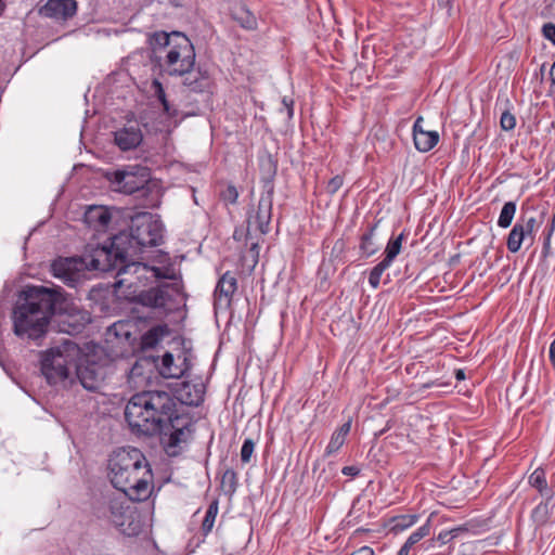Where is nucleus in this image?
Listing matches in <instances>:
<instances>
[{"instance_id":"603ef678","label":"nucleus","mask_w":555,"mask_h":555,"mask_svg":"<svg viewBox=\"0 0 555 555\" xmlns=\"http://www.w3.org/2000/svg\"><path fill=\"white\" fill-rule=\"evenodd\" d=\"M454 376L457 382L464 380L466 378L465 372L462 369H456L454 371Z\"/></svg>"},{"instance_id":"20e7f679","label":"nucleus","mask_w":555,"mask_h":555,"mask_svg":"<svg viewBox=\"0 0 555 555\" xmlns=\"http://www.w3.org/2000/svg\"><path fill=\"white\" fill-rule=\"evenodd\" d=\"M81 350L78 344L64 339L60 345L41 353L40 370L50 385L66 380L70 370H76L81 386L89 391L101 388L106 377V366L87 357L77 363Z\"/></svg>"},{"instance_id":"37998d69","label":"nucleus","mask_w":555,"mask_h":555,"mask_svg":"<svg viewBox=\"0 0 555 555\" xmlns=\"http://www.w3.org/2000/svg\"><path fill=\"white\" fill-rule=\"evenodd\" d=\"M142 267L143 270H150L153 272V276L157 280H160V279H172V276H169V275H166L164 272H163V269L158 268V267H147L146 264H143L141 262V266L139 267V269Z\"/></svg>"},{"instance_id":"58836bf2","label":"nucleus","mask_w":555,"mask_h":555,"mask_svg":"<svg viewBox=\"0 0 555 555\" xmlns=\"http://www.w3.org/2000/svg\"><path fill=\"white\" fill-rule=\"evenodd\" d=\"M452 540H454V539H453L451 530H447V531H441L436 538L428 540L427 542L430 545H434V543L437 541L440 544L444 545V544H448L449 542H451Z\"/></svg>"},{"instance_id":"5701e85b","label":"nucleus","mask_w":555,"mask_h":555,"mask_svg":"<svg viewBox=\"0 0 555 555\" xmlns=\"http://www.w3.org/2000/svg\"><path fill=\"white\" fill-rule=\"evenodd\" d=\"M154 356L153 354H142L137 359L132 367L130 369L131 377H144L145 374H149L146 378L151 377V374L155 372L154 369Z\"/></svg>"},{"instance_id":"423d86ee","label":"nucleus","mask_w":555,"mask_h":555,"mask_svg":"<svg viewBox=\"0 0 555 555\" xmlns=\"http://www.w3.org/2000/svg\"><path fill=\"white\" fill-rule=\"evenodd\" d=\"M152 65L169 76H183L195 66V49L181 31L157 30L147 35Z\"/></svg>"},{"instance_id":"c756f323","label":"nucleus","mask_w":555,"mask_h":555,"mask_svg":"<svg viewBox=\"0 0 555 555\" xmlns=\"http://www.w3.org/2000/svg\"><path fill=\"white\" fill-rule=\"evenodd\" d=\"M217 514H218V501L214 500L209 504V506L206 511L204 520L202 522V532L204 535H207L211 531Z\"/></svg>"},{"instance_id":"72a5a7b5","label":"nucleus","mask_w":555,"mask_h":555,"mask_svg":"<svg viewBox=\"0 0 555 555\" xmlns=\"http://www.w3.org/2000/svg\"><path fill=\"white\" fill-rule=\"evenodd\" d=\"M388 268V266L380 261L371 270L369 274V283L373 288H377L379 286L380 278Z\"/></svg>"},{"instance_id":"052dcab7","label":"nucleus","mask_w":555,"mask_h":555,"mask_svg":"<svg viewBox=\"0 0 555 555\" xmlns=\"http://www.w3.org/2000/svg\"><path fill=\"white\" fill-rule=\"evenodd\" d=\"M435 383H427L423 385V388H430Z\"/></svg>"},{"instance_id":"0eeeda50","label":"nucleus","mask_w":555,"mask_h":555,"mask_svg":"<svg viewBox=\"0 0 555 555\" xmlns=\"http://www.w3.org/2000/svg\"><path fill=\"white\" fill-rule=\"evenodd\" d=\"M105 178L114 186V191L133 195L143 206L154 208L160 202V186L151 178V169L142 165H128L107 171Z\"/></svg>"},{"instance_id":"9b49d317","label":"nucleus","mask_w":555,"mask_h":555,"mask_svg":"<svg viewBox=\"0 0 555 555\" xmlns=\"http://www.w3.org/2000/svg\"><path fill=\"white\" fill-rule=\"evenodd\" d=\"M169 287V284H162L142 291L134 297V301L156 310L162 317L167 315L172 311V307L169 306V302L172 300V296L168 292Z\"/></svg>"},{"instance_id":"a211bd4d","label":"nucleus","mask_w":555,"mask_h":555,"mask_svg":"<svg viewBox=\"0 0 555 555\" xmlns=\"http://www.w3.org/2000/svg\"><path fill=\"white\" fill-rule=\"evenodd\" d=\"M182 77H184L183 85L193 92L208 91L211 85L208 72L201 67H197L196 70H194V68L191 69Z\"/></svg>"},{"instance_id":"49530a36","label":"nucleus","mask_w":555,"mask_h":555,"mask_svg":"<svg viewBox=\"0 0 555 555\" xmlns=\"http://www.w3.org/2000/svg\"><path fill=\"white\" fill-rule=\"evenodd\" d=\"M468 531H469V524H464L462 526L451 529L453 539L459 538L460 535H462L463 533H466Z\"/></svg>"},{"instance_id":"de8ad7c7","label":"nucleus","mask_w":555,"mask_h":555,"mask_svg":"<svg viewBox=\"0 0 555 555\" xmlns=\"http://www.w3.org/2000/svg\"><path fill=\"white\" fill-rule=\"evenodd\" d=\"M160 104L166 115H168L169 117H175L177 115V109L170 105L168 100H166V102H162Z\"/></svg>"},{"instance_id":"b1692460","label":"nucleus","mask_w":555,"mask_h":555,"mask_svg":"<svg viewBox=\"0 0 555 555\" xmlns=\"http://www.w3.org/2000/svg\"><path fill=\"white\" fill-rule=\"evenodd\" d=\"M232 18L240 24L241 27L253 30L257 27V20L255 15L245 7L238 5L231 11Z\"/></svg>"},{"instance_id":"1a4fd4ad","label":"nucleus","mask_w":555,"mask_h":555,"mask_svg":"<svg viewBox=\"0 0 555 555\" xmlns=\"http://www.w3.org/2000/svg\"><path fill=\"white\" fill-rule=\"evenodd\" d=\"M180 344L182 346L181 352L178 354V361H181L180 363L176 362L173 354L169 351H166L162 357L154 356L155 372L165 379L185 377L193 366L191 341L181 337Z\"/></svg>"},{"instance_id":"f257e3e1","label":"nucleus","mask_w":555,"mask_h":555,"mask_svg":"<svg viewBox=\"0 0 555 555\" xmlns=\"http://www.w3.org/2000/svg\"><path fill=\"white\" fill-rule=\"evenodd\" d=\"M164 224L150 212L131 218L129 228L108 238L103 245L88 244L81 257L59 258L51 263V272L69 287H76L83 270L116 271V278L141 266L140 255L147 247L163 244Z\"/></svg>"},{"instance_id":"a19ab883","label":"nucleus","mask_w":555,"mask_h":555,"mask_svg":"<svg viewBox=\"0 0 555 555\" xmlns=\"http://www.w3.org/2000/svg\"><path fill=\"white\" fill-rule=\"evenodd\" d=\"M519 222L525 227V234H531L537 225L534 217L527 218L525 215L521 216Z\"/></svg>"},{"instance_id":"3c124183","label":"nucleus","mask_w":555,"mask_h":555,"mask_svg":"<svg viewBox=\"0 0 555 555\" xmlns=\"http://www.w3.org/2000/svg\"><path fill=\"white\" fill-rule=\"evenodd\" d=\"M550 361L555 366V339L551 343L550 346Z\"/></svg>"},{"instance_id":"a18cd8bd","label":"nucleus","mask_w":555,"mask_h":555,"mask_svg":"<svg viewBox=\"0 0 555 555\" xmlns=\"http://www.w3.org/2000/svg\"><path fill=\"white\" fill-rule=\"evenodd\" d=\"M282 105L286 109L288 119H292L294 116V100L287 96L282 99Z\"/></svg>"},{"instance_id":"e433bc0d","label":"nucleus","mask_w":555,"mask_h":555,"mask_svg":"<svg viewBox=\"0 0 555 555\" xmlns=\"http://www.w3.org/2000/svg\"><path fill=\"white\" fill-rule=\"evenodd\" d=\"M238 192L233 184H229L225 190L221 192V198L223 202L229 204H235L237 202Z\"/></svg>"},{"instance_id":"5fc2aeb1","label":"nucleus","mask_w":555,"mask_h":555,"mask_svg":"<svg viewBox=\"0 0 555 555\" xmlns=\"http://www.w3.org/2000/svg\"><path fill=\"white\" fill-rule=\"evenodd\" d=\"M344 249V242L343 241H337L334 245V248L333 250H338V251H341Z\"/></svg>"},{"instance_id":"79ce46f5","label":"nucleus","mask_w":555,"mask_h":555,"mask_svg":"<svg viewBox=\"0 0 555 555\" xmlns=\"http://www.w3.org/2000/svg\"><path fill=\"white\" fill-rule=\"evenodd\" d=\"M543 36L550 40L553 44H555V24L546 23L542 27Z\"/></svg>"},{"instance_id":"c9c22d12","label":"nucleus","mask_w":555,"mask_h":555,"mask_svg":"<svg viewBox=\"0 0 555 555\" xmlns=\"http://www.w3.org/2000/svg\"><path fill=\"white\" fill-rule=\"evenodd\" d=\"M500 125L502 130L511 131L516 126V118L509 111H504L501 115Z\"/></svg>"},{"instance_id":"7c9ffc66","label":"nucleus","mask_w":555,"mask_h":555,"mask_svg":"<svg viewBox=\"0 0 555 555\" xmlns=\"http://www.w3.org/2000/svg\"><path fill=\"white\" fill-rule=\"evenodd\" d=\"M221 488L225 494L232 495L237 488V475L234 469H227L221 478Z\"/></svg>"},{"instance_id":"cd10ccee","label":"nucleus","mask_w":555,"mask_h":555,"mask_svg":"<svg viewBox=\"0 0 555 555\" xmlns=\"http://www.w3.org/2000/svg\"><path fill=\"white\" fill-rule=\"evenodd\" d=\"M404 238V234L401 233L397 237H391L387 246L385 248V257L382 260L383 263L390 267L396 257L400 254L402 247V241Z\"/></svg>"},{"instance_id":"39448f33","label":"nucleus","mask_w":555,"mask_h":555,"mask_svg":"<svg viewBox=\"0 0 555 555\" xmlns=\"http://www.w3.org/2000/svg\"><path fill=\"white\" fill-rule=\"evenodd\" d=\"M108 470L113 487L129 501L142 502L152 494L154 475L149 461L138 448L115 450L108 459Z\"/></svg>"},{"instance_id":"f8f14e48","label":"nucleus","mask_w":555,"mask_h":555,"mask_svg":"<svg viewBox=\"0 0 555 555\" xmlns=\"http://www.w3.org/2000/svg\"><path fill=\"white\" fill-rule=\"evenodd\" d=\"M76 12V0H48L46 4L39 9L41 16L55 21H67L72 18Z\"/></svg>"},{"instance_id":"f704fd0d","label":"nucleus","mask_w":555,"mask_h":555,"mask_svg":"<svg viewBox=\"0 0 555 555\" xmlns=\"http://www.w3.org/2000/svg\"><path fill=\"white\" fill-rule=\"evenodd\" d=\"M256 442L251 438H246L241 448V461L244 464L249 463L255 450Z\"/></svg>"},{"instance_id":"f03ea898","label":"nucleus","mask_w":555,"mask_h":555,"mask_svg":"<svg viewBox=\"0 0 555 555\" xmlns=\"http://www.w3.org/2000/svg\"><path fill=\"white\" fill-rule=\"evenodd\" d=\"M53 317H57L59 331L72 336L91 322L90 313L74 306L62 287L26 285L12 310L13 333L21 339H42Z\"/></svg>"},{"instance_id":"4c0bfd02","label":"nucleus","mask_w":555,"mask_h":555,"mask_svg":"<svg viewBox=\"0 0 555 555\" xmlns=\"http://www.w3.org/2000/svg\"><path fill=\"white\" fill-rule=\"evenodd\" d=\"M343 183H344V178L339 175L333 177L328 182H327V185H326V191L327 193L330 194H335L341 186H343Z\"/></svg>"},{"instance_id":"6e6552de","label":"nucleus","mask_w":555,"mask_h":555,"mask_svg":"<svg viewBox=\"0 0 555 555\" xmlns=\"http://www.w3.org/2000/svg\"><path fill=\"white\" fill-rule=\"evenodd\" d=\"M98 518L109 520L125 537L135 538L143 532L145 520L142 513L125 499L104 495L93 506Z\"/></svg>"},{"instance_id":"6ab92c4d","label":"nucleus","mask_w":555,"mask_h":555,"mask_svg":"<svg viewBox=\"0 0 555 555\" xmlns=\"http://www.w3.org/2000/svg\"><path fill=\"white\" fill-rule=\"evenodd\" d=\"M261 182L264 194L274 195V178L278 172L276 160L271 155H268L260 162Z\"/></svg>"},{"instance_id":"aec40b11","label":"nucleus","mask_w":555,"mask_h":555,"mask_svg":"<svg viewBox=\"0 0 555 555\" xmlns=\"http://www.w3.org/2000/svg\"><path fill=\"white\" fill-rule=\"evenodd\" d=\"M237 289V281L233 273L230 271H227L224 274L221 275L219 279L216 289H215V297L216 299L220 300L221 298H224L227 304L229 305L232 296L234 295L235 291Z\"/></svg>"},{"instance_id":"412c9836","label":"nucleus","mask_w":555,"mask_h":555,"mask_svg":"<svg viewBox=\"0 0 555 555\" xmlns=\"http://www.w3.org/2000/svg\"><path fill=\"white\" fill-rule=\"evenodd\" d=\"M378 227V221L370 224L365 232L360 236L359 249L361 257L369 258L379 250L378 244L375 242V231Z\"/></svg>"},{"instance_id":"393cba45","label":"nucleus","mask_w":555,"mask_h":555,"mask_svg":"<svg viewBox=\"0 0 555 555\" xmlns=\"http://www.w3.org/2000/svg\"><path fill=\"white\" fill-rule=\"evenodd\" d=\"M554 506H555L554 496L551 500L543 499V501H541L535 506V508L532 511L531 517H532V520L534 521V524H537L538 526L545 525L551 517Z\"/></svg>"},{"instance_id":"8fccbe9b","label":"nucleus","mask_w":555,"mask_h":555,"mask_svg":"<svg viewBox=\"0 0 555 555\" xmlns=\"http://www.w3.org/2000/svg\"><path fill=\"white\" fill-rule=\"evenodd\" d=\"M249 251L255 256L256 258L259 255V245L257 242H250Z\"/></svg>"},{"instance_id":"ddd939ff","label":"nucleus","mask_w":555,"mask_h":555,"mask_svg":"<svg viewBox=\"0 0 555 555\" xmlns=\"http://www.w3.org/2000/svg\"><path fill=\"white\" fill-rule=\"evenodd\" d=\"M424 118L417 117L413 125V141L415 149L420 152H428L434 149L439 141L437 131H428L423 128Z\"/></svg>"},{"instance_id":"473e14b6","label":"nucleus","mask_w":555,"mask_h":555,"mask_svg":"<svg viewBox=\"0 0 555 555\" xmlns=\"http://www.w3.org/2000/svg\"><path fill=\"white\" fill-rule=\"evenodd\" d=\"M430 533V518L427 519V521L421 526L417 530H415L405 541V543L409 546L415 545L417 542H420L423 538L429 535Z\"/></svg>"},{"instance_id":"c03bdc74","label":"nucleus","mask_w":555,"mask_h":555,"mask_svg":"<svg viewBox=\"0 0 555 555\" xmlns=\"http://www.w3.org/2000/svg\"><path fill=\"white\" fill-rule=\"evenodd\" d=\"M553 234V228H550L542 247V257L547 258L551 255V236Z\"/></svg>"},{"instance_id":"dca6fc26","label":"nucleus","mask_w":555,"mask_h":555,"mask_svg":"<svg viewBox=\"0 0 555 555\" xmlns=\"http://www.w3.org/2000/svg\"><path fill=\"white\" fill-rule=\"evenodd\" d=\"M180 401L190 406H198L204 401L205 386L202 383L191 384L183 382L178 390Z\"/></svg>"},{"instance_id":"c85d7f7f","label":"nucleus","mask_w":555,"mask_h":555,"mask_svg":"<svg viewBox=\"0 0 555 555\" xmlns=\"http://www.w3.org/2000/svg\"><path fill=\"white\" fill-rule=\"evenodd\" d=\"M516 203L515 202H506L500 212L498 219V225L502 229H506L512 224L514 216L516 214Z\"/></svg>"},{"instance_id":"a878e982","label":"nucleus","mask_w":555,"mask_h":555,"mask_svg":"<svg viewBox=\"0 0 555 555\" xmlns=\"http://www.w3.org/2000/svg\"><path fill=\"white\" fill-rule=\"evenodd\" d=\"M350 428H351V421H348L334 431V434L332 435V438L326 447L325 452L327 455L335 453L343 447L346 436L350 431Z\"/></svg>"},{"instance_id":"bf43d9fd","label":"nucleus","mask_w":555,"mask_h":555,"mask_svg":"<svg viewBox=\"0 0 555 555\" xmlns=\"http://www.w3.org/2000/svg\"><path fill=\"white\" fill-rule=\"evenodd\" d=\"M550 228H553V230L555 229V211H554V215H553V218H552V223H551Z\"/></svg>"},{"instance_id":"e2e57ef3","label":"nucleus","mask_w":555,"mask_h":555,"mask_svg":"<svg viewBox=\"0 0 555 555\" xmlns=\"http://www.w3.org/2000/svg\"><path fill=\"white\" fill-rule=\"evenodd\" d=\"M237 237H240V234H237V231H235L234 235H233V238L238 240Z\"/></svg>"},{"instance_id":"ea45409f","label":"nucleus","mask_w":555,"mask_h":555,"mask_svg":"<svg viewBox=\"0 0 555 555\" xmlns=\"http://www.w3.org/2000/svg\"><path fill=\"white\" fill-rule=\"evenodd\" d=\"M152 88L155 92V95L157 98V100L162 103V102H166L167 100V96H166V92H165V89L162 85V82L157 79H154L153 82H152Z\"/></svg>"},{"instance_id":"680f3d73","label":"nucleus","mask_w":555,"mask_h":555,"mask_svg":"<svg viewBox=\"0 0 555 555\" xmlns=\"http://www.w3.org/2000/svg\"><path fill=\"white\" fill-rule=\"evenodd\" d=\"M237 237H240V234H237V231H235L234 235H233V238L238 240Z\"/></svg>"},{"instance_id":"4d7b16f0","label":"nucleus","mask_w":555,"mask_h":555,"mask_svg":"<svg viewBox=\"0 0 555 555\" xmlns=\"http://www.w3.org/2000/svg\"><path fill=\"white\" fill-rule=\"evenodd\" d=\"M5 2L4 0H0V14L5 10Z\"/></svg>"},{"instance_id":"09e8293b","label":"nucleus","mask_w":555,"mask_h":555,"mask_svg":"<svg viewBox=\"0 0 555 555\" xmlns=\"http://www.w3.org/2000/svg\"><path fill=\"white\" fill-rule=\"evenodd\" d=\"M341 473L346 476L356 477L360 474V468L357 466H345Z\"/></svg>"},{"instance_id":"4468645a","label":"nucleus","mask_w":555,"mask_h":555,"mask_svg":"<svg viewBox=\"0 0 555 555\" xmlns=\"http://www.w3.org/2000/svg\"><path fill=\"white\" fill-rule=\"evenodd\" d=\"M112 219L111 211L107 207L102 205H90L86 208L83 214L85 223L95 230H105Z\"/></svg>"},{"instance_id":"2eb2a0df","label":"nucleus","mask_w":555,"mask_h":555,"mask_svg":"<svg viewBox=\"0 0 555 555\" xmlns=\"http://www.w3.org/2000/svg\"><path fill=\"white\" fill-rule=\"evenodd\" d=\"M143 134L138 126L124 127L114 132L115 144L121 151H130L140 145Z\"/></svg>"},{"instance_id":"7ed1b4c3","label":"nucleus","mask_w":555,"mask_h":555,"mask_svg":"<svg viewBox=\"0 0 555 555\" xmlns=\"http://www.w3.org/2000/svg\"><path fill=\"white\" fill-rule=\"evenodd\" d=\"M177 406V398L165 390H143L131 396L124 414L132 431L159 435L164 451L175 457L182 453L195 430L192 417L179 413Z\"/></svg>"},{"instance_id":"13d9d810","label":"nucleus","mask_w":555,"mask_h":555,"mask_svg":"<svg viewBox=\"0 0 555 555\" xmlns=\"http://www.w3.org/2000/svg\"><path fill=\"white\" fill-rule=\"evenodd\" d=\"M540 72H541V80H543V75H544V72H545V64H542V66L540 68Z\"/></svg>"},{"instance_id":"864d4df0","label":"nucleus","mask_w":555,"mask_h":555,"mask_svg":"<svg viewBox=\"0 0 555 555\" xmlns=\"http://www.w3.org/2000/svg\"><path fill=\"white\" fill-rule=\"evenodd\" d=\"M411 550V546H409L406 543H404L401 548L399 550V552L397 553V555H409V552Z\"/></svg>"},{"instance_id":"9d476101","label":"nucleus","mask_w":555,"mask_h":555,"mask_svg":"<svg viewBox=\"0 0 555 555\" xmlns=\"http://www.w3.org/2000/svg\"><path fill=\"white\" fill-rule=\"evenodd\" d=\"M272 205H273V194H264L262 193L257 208L251 206L247 211V229L245 234V240L248 242L251 240L250 227L251 224H256V229L261 234H267L270 231V222L272 218Z\"/></svg>"},{"instance_id":"4be33fe9","label":"nucleus","mask_w":555,"mask_h":555,"mask_svg":"<svg viewBox=\"0 0 555 555\" xmlns=\"http://www.w3.org/2000/svg\"><path fill=\"white\" fill-rule=\"evenodd\" d=\"M529 485L538 490L539 494L542 496V499H548L551 500L554 496V490L548 487L545 472L543 468L539 467L537 468L530 476H529Z\"/></svg>"},{"instance_id":"f3484780","label":"nucleus","mask_w":555,"mask_h":555,"mask_svg":"<svg viewBox=\"0 0 555 555\" xmlns=\"http://www.w3.org/2000/svg\"><path fill=\"white\" fill-rule=\"evenodd\" d=\"M171 330L168 324H157L147 330L140 338V350L145 353L154 349L164 337L170 335Z\"/></svg>"},{"instance_id":"6e6d98bb","label":"nucleus","mask_w":555,"mask_h":555,"mask_svg":"<svg viewBox=\"0 0 555 555\" xmlns=\"http://www.w3.org/2000/svg\"><path fill=\"white\" fill-rule=\"evenodd\" d=\"M126 282V280L124 279H120L118 281L115 282L114 286L117 288V287H121V285H124V283Z\"/></svg>"},{"instance_id":"2f4dec72","label":"nucleus","mask_w":555,"mask_h":555,"mask_svg":"<svg viewBox=\"0 0 555 555\" xmlns=\"http://www.w3.org/2000/svg\"><path fill=\"white\" fill-rule=\"evenodd\" d=\"M418 519L417 515H399L391 519L392 530L395 532L403 531L412 527Z\"/></svg>"},{"instance_id":"bb28decb","label":"nucleus","mask_w":555,"mask_h":555,"mask_svg":"<svg viewBox=\"0 0 555 555\" xmlns=\"http://www.w3.org/2000/svg\"><path fill=\"white\" fill-rule=\"evenodd\" d=\"M525 236V227L522 225V223L516 222L507 236V249L511 253H517L521 247Z\"/></svg>"}]
</instances>
